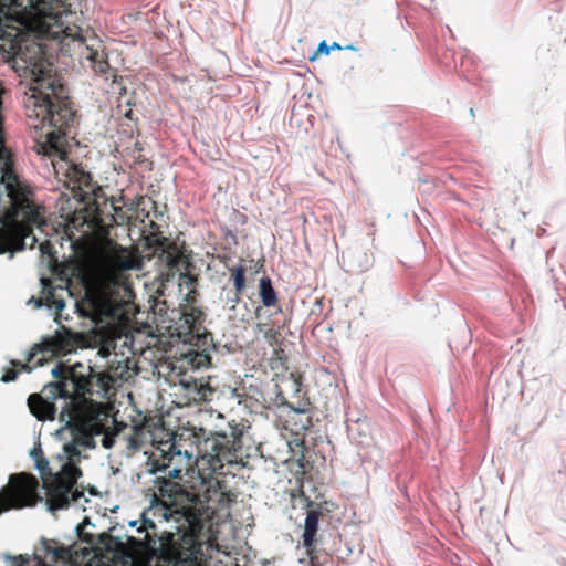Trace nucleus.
Segmentation results:
<instances>
[{
  "label": "nucleus",
  "instance_id": "obj_1",
  "mask_svg": "<svg viewBox=\"0 0 566 566\" xmlns=\"http://www.w3.org/2000/svg\"><path fill=\"white\" fill-rule=\"evenodd\" d=\"M77 368L83 369L82 364H75L65 368L57 364L51 368L50 375L55 378V382H49L43 386L40 394H32L28 398V406L31 413L39 420H53L56 412L55 399H63L60 422L62 426L55 430L60 436L64 429L73 428L81 418V410L75 403L74 396L95 394L99 397H106L108 391L114 388V379L103 373L82 374Z\"/></svg>",
  "mask_w": 566,
  "mask_h": 566
},
{
  "label": "nucleus",
  "instance_id": "obj_2",
  "mask_svg": "<svg viewBox=\"0 0 566 566\" xmlns=\"http://www.w3.org/2000/svg\"><path fill=\"white\" fill-rule=\"evenodd\" d=\"M140 266L139 258L125 248L115 249L107 261L87 263L82 273L85 298L82 303L74 302L75 311L95 323L104 318H115L118 312L113 297L114 287L117 285L116 271L138 270Z\"/></svg>",
  "mask_w": 566,
  "mask_h": 566
},
{
  "label": "nucleus",
  "instance_id": "obj_3",
  "mask_svg": "<svg viewBox=\"0 0 566 566\" xmlns=\"http://www.w3.org/2000/svg\"><path fill=\"white\" fill-rule=\"evenodd\" d=\"M81 458L80 444L74 441L66 443L63 448V454L57 455L59 469L54 472V482L46 483L44 486L48 492L46 509L50 512L67 507H76L85 511V503L90 502L84 491L73 489L82 472L77 467Z\"/></svg>",
  "mask_w": 566,
  "mask_h": 566
},
{
  "label": "nucleus",
  "instance_id": "obj_4",
  "mask_svg": "<svg viewBox=\"0 0 566 566\" xmlns=\"http://www.w3.org/2000/svg\"><path fill=\"white\" fill-rule=\"evenodd\" d=\"M29 69L34 82L33 97L39 94L41 99L39 106L43 108L50 125L56 128L67 125L72 115L67 108L59 106L54 102V98L59 96L61 85L52 75L51 64L43 57H39L29 62Z\"/></svg>",
  "mask_w": 566,
  "mask_h": 566
},
{
  "label": "nucleus",
  "instance_id": "obj_5",
  "mask_svg": "<svg viewBox=\"0 0 566 566\" xmlns=\"http://www.w3.org/2000/svg\"><path fill=\"white\" fill-rule=\"evenodd\" d=\"M94 528L95 525L91 522L88 517H85L82 523L77 524L74 527V532L78 536L81 541H84L90 544V548L96 554H101L103 552H116L122 551L126 546L130 549L132 554L143 555L147 557L154 556L156 551L155 544L148 533H145L142 537L135 538L132 536H126L124 538L112 536L105 532L99 534H92L86 532V527Z\"/></svg>",
  "mask_w": 566,
  "mask_h": 566
},
{
  "label": "nucleus",
  "instance_id": "obj_6",
  "mask_svg": "<svg viewBox=\"0 0 566 566\" xmlns=\"http://www.w3.org/2000/svg\"><path fill=\"white\" fill-rule=\"evenodd\" d=\"M36 151L39 155L46 156L51 159V165L55 172L57 175L64 174L72 188H78L85 191V189L90 187V174L66 161V153L62 148L60 132L48 133L45 142L36 145Z\"/></svg>",
  "mask_w": 566,
  "mask_h": 566
},
{
  "label": "nucleus",
  "instance_id": "obj_7",
  "mask_svg": "<svg viewBox=\"0 0 566 566\" xmlns=\"http://www.w3.org/2000/svg\"><path fill=\"white\" fill-rule=\"evenodd\" d=\"M39 483L36 479L27 473H18L9 476L7 488L0 492V514L33 506L42 502L38 493Z\"/></svg>",
  "mask_w": 566,
  "mask_h": 566
},
{
  "label": "nucleus",
  "instance_id": "obj_8",
  "mask_svg": "<svg viewBox=\"0 0 566 566\" xmlns=\"http://www.w3.org/2000/svg\"><path fill=\"white\" fill-rule=\"evenodd\" d=\"M28 23L38 28L50 27L57 21L54 0H4Z\"/></svg>",
  "mask_w": 566,
  "mask_h": 566
},
{
  "label": "nucleus",
  "instance_id": "obj_9",
  "mask_svg": "<svg viewBox=\"0 0 566 566\" xmlns=\"http://www.w3.org/2000/svg\"><path fill=\"white\" fill-rule=\"evenodd\" d=\"M77 41L84 49L83 56L93 63V69L101 74H105L109 69V63L102 41L93 33L80 34Z\"/></svg>",
  "mask_w": 566,
  "mask_h": 566
},
{
  "label": "nucleus",
  "instance_id": "obj_10",
  "mask_svg": "<svg viewBox=\"0 0 566 566\" xmlns=\"http://www.w3.org/2000/svg\"><path fill=\"white\" fill-rule=\"evenodd\" d=\"M99 412L96 417L82 423V434L75 438L80 447L85 449H95L97 446L96 437L104 433V424L98 420Z\"/></svg>",
  "mask_w": 566,
  "mask_h": 566
},
{
  "label": "nucleus",
  "instance_id": "obj_11",
  "mask_svg": "<svg viewBox=\"0 0 566 566\" xmlns=\"http://www.w3.org/2000/svg\"><path fill=\"white\" fill-rule=\"evenodd\" d=\"M179 385L186 390V396L189 400H207L208 394H211V389L208 384L196 379H181Z\"/></svg>",
  "mask_w": 566,
  "mask_h": 566
},
{
  "label": "nucleus",
  "instance_id": "obj_12",
  "mask_svg": "<svg viewBox=\"0 0 566 566\" xmlns=\"http://www.w3.org/2000/svg\"><path fill=\"white\" fill-rule=\"evenodd\" d=\"M42 295L44 298V305L49 308H54L57 313H61L65 307V301L56 295V286H53L49 279H41Z\"/></svg>",
  "mask_w": 566,
  "mask_h": 566
},
{
  "label": "nucleus",
  "instance_id": "obj_13",
  "mask_svg": "<svg viewBox=\"0 0 566 566\" xmlns=\"http://www.w3.org/2000/svg\"><path fill=\"white\" fill-rule=\"evenodd\" d=\"M319 512L310 510L304 520L303 546L310 548L315 543V535L318 530Z\"/></svg>",
  "mask_w": 566,
  "mask_h": 566
},
{
  "label": "nucleus",
  "instance_id": "obj_14",
  "mask_svg": "<svg viewBox=\"0 0 566 566\" xmlns=\"http://www.w3.org/2000/svg\"><path fill=\"white\" fill-rule=\"evenodd\" d=\"M352 433L355 442L364 448L373 443L371 428L367 419L358 418L352 427Z\"/></svg>",
  "mask_w": 566,
  "mask_h": 566
},
{
  "label": "nucleus",
  "instance_id": "obj_15",
  "mask_svg": "<svg viewBox=\"0 0 566 566\" xmlns=\"http://www.w3.org/2000/svg\"><path fill=\"white\" fill-rule=\"evenodd\" d=\"M207 446H209L210 450H206L202 453V459L207 461V463L216 469L218 465H222V447L220 443H218L216 440L211 442H207Z\"/></svg>",
  "mask_w": 566,
  "mask_h": 566
},
{
  "label": "nucleus",
  "instance_id": "obj_16",
  "mask_svg": "<svg viewBox=\"0 0 566 566\" xmlns=\"http://www.w3.org/2000/svg\"><path fill=\"white\" fill-rule=\"evenodd\" d=\"M260 297L264 306L270 307L276 303V293L272 286V282L268 276L260 280Z\"/></svg>",
  "mask_w": 566,
  "mask_h": 566
},
{
  "label": "nucleus",
  "instance_id": "obj_17",
  "mask_svg": "<svg viewBox=\"0 0 566 566\" xmlns=\"http://www.w3.org/2000/svg\"><path fill=\"white\" fill-rule=\"evenodd\" d=\"M181 470L178 464H176L171 470L168 469L167 474L163 476H158L154 480V483L158 484V489L161 493H169L172 483L171 479H177L180 476Z\"/></svg>",
  "mask_w": 566,
  "mask_h": 566
},
{
  "label": "nucleus",
  "instance_id": "obj_18",
  "mask_svg": "<svg viewBox=\"0 0 566 566\" xmlns=\"http://www.w3.org/2000/svg\"><path fill=\"white\" fill-rule=\"evenodd\" d=\"M43 352V348H42V345L40 344H34L25 354L24 358H25V363L24 364H21L19 361H15V360H11L10 364L15 367V366H19L21 368V370H24L27 373H31L34 367L30 366L29 364L32 361V359L38 356L40 353Z\"/></svg>",
  "mask_w": 566,
  "mask_h": 566
},
{
  "label": "nucleus",
  "instance_id": "obj_19",
  "mask_svg": "<svg viewBox=\"0 0 566 566\" xmlns=\"http://www.w3.org/2000/svg\"><path fill=\"white\" fill-rule=\"evenodd\" d=\"M186 359L196 369L206 367L209 364V355L198 352H191L186 355Z\"/></svg>",
  "mask_w": 566,
  "mask_h": 566
},
{
  "label": "nucleus",
  "instance_id": "obj_20",
  "mask_svg": "<svg viewBox=\"0 0 566 566\" xmlns=\"http://www.w3.org/2000/svg\"><path fill=\"white\" fill-rule=\"evenodd\" d=\"M34 468L40 473H48L49 475H52L54 478V472L59 469V464L57 461L50 464V462L44 457H42L40 460H36ZM53 482L54 480L51 483Z\"/></svg>",
  "mask_w": 566,
  "mask_h": 566
},
{
  "label": "nucleus",
  "instance_id": "obj_21",
  "mask_svg": "<svg viewBox=\"0 0 566 566\" xmlns=\"http://www.w3.org/2000/svg\"><path fill=\"white\" fill-rule=\"evenodd\" d=\"M42 548H43L44 553L51 555L54 560L62 558L64 555V548L55 547L51 544L50 541H46V539L42 541Z\"/></svg>",
  "mask_w": 566,
  "mask_h": 566
},
{
  "label": "nucleus",
  "instance_id": "obj_22",
  "mask_svg": "<svg viewBox=\"0 0 566 566\" xmlns=\"http://www.w3.org/2000/svg\"><path fill=\"white\" fill-rule=\"evenodd\" d=\"M228 308L231 312L229 315L230 318L238 319V321H245V314H239L237 311L238 304H239V297L238 295H233L232 297H228Z\"/></svg>",
  "mask_w": 566,
  "mask_h": 566
},
{
  "label": "nucleus",
  "instance_id": "obj_23",
  "mask_svg": "<svg viewBox=\"0 0 566 566\" xmlns=\"http://www.w3.org/2000/svg\"><path fill=\"white\" fill-rule=\"evenodd\" d=\"M234 287L238 293L242 292L244 289V269L242 266H238L234 271Z\"/></svg>",
  "mask_w": 566,
  "mask_h": 566
},
{
  "label": "nucleus",
  "instance_id": "obj_24",
  "mask_svg": "<svg viewBox=\"0 0 566 566\" xmlns=\"http://www.w3.org/2000/svg\"><path fill=\"white\" fill-rule=\"evenodd\" d=\"M166 454L170 457H182L185 460H190L192 457L191 452L188 451H181L180 449H177L175 443H171L166 451H164Z\"/></svg>",
  "mask_w": 566,
  "mask_h": 566
},
{
  "label": "nucleus",
  "instance_id": "obj_25",
  "mask_svg": "<svg viewBox=\"0 0 566 566\" xmlns=\"http://www.w3.org/2000/svg\"><path fill=\"white\" fill-rule=\"evenodd\" d=\"M331 52V48L327 44L326 40H323L318 43L316 51L311 55L310 61H314L317 57V54L328 55Z\"/></svg>",
  "mask_w": 566,
  "mask_h": 566
},
{
  "label": "nucleus",
  "instance_id": "obj_26",
  "mask_svg": "<svg viewBox=\"0 0 566 566\" xmlns=\"http://www.w3.org/2000/svg\"><path fill=\"white\" fill-rule=\"evenodd\" d=\"M101 444L104 449H111L115 443V438L113 434L108 433L106 431V428L104 427V433L101 436Z\"/></svg>",
  "mask_w": 566,
  "mask_h": 566
},
{
  "label": "nucleus",
  "instance_id": "obj_27",
  "mask_svg": "<svg viewBox=\"0 0 566 566\" xmlns=\"http://www.w3.org/2000/svg\"><path fill=\"white\" fill-rule=\"evenodd\" d=\"M458 331H459V334H460V335H461V337H462V344H461V346H462V347H465V346H467V344L469 343V339H470V332H469V329H468L467 325H465V324H463V323L459 325Z\"/></svg>",
  "mask_w": 566,
  "mask_h": 566
},
{
  "label": "nucleus",
  "instance_id": "obj_28",
  "mask_svg": "<svg viewBox=\"0 0 566 566\" xmlns=\"http://www.w3.org/2000/svg\"><path fill=\"white\" fill-rule=\"evenodd\" d=\"M18 377V371L13 369H8L2 376L1 381L3 384H8L10 381H13Z\"/></svg>",
  "mask_w": 566,
  "mask_h": 566
},
{
  "label": "nucleus",
  "instance_id": "obj_29",
  "mask_svg": "<svg viewBox=\"0 0 566 566\" xmlns=\"http://www.w3.org/2000/svg\"><path fill=\"white\" fill-rule=\"evenodd\" d=\"M156 527L154 521L148 517H143V526L137 530V532L143 533L144 531H147L148 528L154 530Z\"/></svg>",
  "mask_w": 566,
  "mask_h": 566
},
{
  "label": "nucleus",
  "instance_id": "obj_30",
  "mask_svg": "<svg viewBox=\"0 0 566 566\" xmlns=\"http://www.w3.org/2000/svg\"><path fill=\"white\" fill-rule=\"evenodd\" d=\"M39 248L42 255H52V248L48 241L40 243Z\"/></svg>",
  "mask_w": 566,
  "mask_h": 566
},
{
  "label": "nucleus",
  "instance_id": "obj_31",
  "mask_svg": "<svg viewBox=\"0 0 566 566\" xmlns=\"http://www.w3.org/2000/svg\"><path fill=\"white\" fill-rule=\"evenodd\" d=\"M171 464L172 457H169L167 462L158 463V469H160V473H164V475L167 474L168 469L171 467Z\"/></svg>",
  "mask_w": 566,
  "mask_h": 566
},
{
  "label": "nucleus",
  "instance_id": "obj_32",
  "mask_svg": "<svg viewBox=\"0 0 566 566\" xmlns=\"http://www.w3.org/2000/svg\"><path fill=\"white\" fill-rule=\"evenodd\" d=\"M29 455L34 460V464L36 463V460H40L43 457L42 450L40 448H33Z\"/></svg>",
  "mask_w": 566,
  "mask_h": 566
},
{
  "label": "nucleus",
  "instance_id": "obj_33",
  "mask_svg": "<svg viewBox=\"0 0 566 566\" xmlns=\"http://www.w3.org/2000/svg\"><path fill=\"white\" fill-rule=\"evenodd\" d=\"M158 473H160V469H158V462L151 463L150 468L148 469V474L155 476Z\"/></svg>",
  "mask_w": 566,
  "mask_h": 566
},
{
  "label": "nucleus",
  "instance_id": "obj_34",
  "mask_svg": "<svg viewBox=\"0 0 566 566\" xmlns=\"http://www.w3.org/2000/svg\"><path fill=\"white\" fill-rule=\"evenodd\" d=\"M29 303H33L36 308H41L43 306L42 298H35L33 296L29 300Z\"/></svg>",
  "mask_w": 566,
  "mask_h": 566
},
{
  "label": "nucleus",
  "instance_id": "obj_35",
  "mask_svg": "<svg viewBox=\"0 0 566 566\" xmlns=\"http://www.w3.org/2000/svg\"><path fill=\"white\" fill-rule=\"evenodd\" d=\"M264 337L271 339L272 337H274V332L272 329L265 331Z\"/></svg>",
  "mask_w": 566,
  "mask_h": 566
},
{
  "label": "nucleus",
  "instance_id": "obj_36",
  "mask_svg": "<svg viewBox=\"0 0 566 566\" xmlns=\"http://www.w3.org/2000/svg\"><path fill=\"white\" fill-rule=\"evenodd\" d=\"M331 51L332 50H342L343 48L337 43V42H333L331 45Z\"/></svg>",
  "mask_w": 566,
  "mask_h": 566
},
{
  "label": "nucleus",
  "instance_id": "obj_37",
  "mask_svg": "<svg viewBox=\"0 0 566 566\" xmlns=\"http://www.w3.org/2000/svg\"><path fill=\"white\" fill-rule=\"evenodd\" d=\"M45 361V357L44 355H42L41 357H39V359L36 360V366H42Z\"/></svg>",
  "mask_w": 566,
  "mask_h": 566
},
{
  "label": "nucleus",
  "instance_id": "obj_38",
  "mask_svg": "<svg viewBox=\"0 0 566 566\" xmlns=\"http://www.w3.org/2000/svg\"><path fill=\"white\" fill-rule=\"evenodd\" d=\"M137 524H138V522H137V521H130V522H129V525H130L132 527H136V526H137Z\"/></svg>",
  "mask_w": 566,
  "mask_h": 566
},
{
  "label": "nucleus",
  "instance_id": "obj_39",
  "mask_svg": "<svg viewBox=\"0 0 566 566\" xmlns=\"http://www.w3.org/2000/svg\"><path fill=\"white\" fill-rule=\"evenodd\" d=\"M345 49H347V50H356V48L353 44H348Z\"/></svg>",
  "mask_w": 566,
  "mask_h": 566
},
{
  "label": "nucleus",
  "instance_id": "obj_40",
  "mask_svg": "<svg viewBox=\"0 0 566 566\" xmlns=\"http://www.w3.org/2000/svg\"><path fill=\"white\" fill-rule=\"evenodd\" d=\"M469 114H470V116H471V117H473V116H474V109H473V108H470V109H469Z\"/></svg>",
  "mask_w": 566,
  "mask_h": 566
}]
</instances>
